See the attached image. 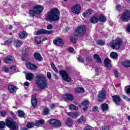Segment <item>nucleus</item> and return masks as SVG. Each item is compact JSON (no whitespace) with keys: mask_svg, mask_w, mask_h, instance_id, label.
I'll return each mask as SVG.
<instances>
[{"mask_svg":"<svg viewBox=\"0 0 130 130\" xmlns=\"http://www.w3.org/2000/svg\"><path fill=\"white\" fill-rule=\"evenodd\" d=\"M36 83L38 87L41 89H45L47 88L48 81L45 78V76L42 74H38L36 77Z\"/></svg>","mask_w":130,"mask_h":130,"instance_id":"1","label":"nucleus"},{"mask_svg":"<svg viewBox=\"0 0 130 130\" xmlns=\"http://www.w3.org/2000/svg\"><path fill=\"white\" fill-rule=\"evenodd\" d=\"M6 124L8 127L12 130H18L19 125L18 123L12 119H7L6 122L0 121V128H4L6 126Z\"/></svg>","mask_w":130,"mask_h":130,"instance_id":"2","label":"nucleus"},{"mask_svg":"<svg viewBox=\"0 0 130 130\" xmlns=\"http://www.w3.org/2000/svg\"><path fill=\"white\" fill-rule=\"evenodd\" d=\"M59 10L57 8H53L48 13L47 16V21L49 22H53L59 20Z\"/></svg>","mask_w":130,"mask_h":130,"instance_id":"3","label":"nucleus"},{"mask_svg":"<svg viewBox=\"0 0 130 130\" xmlns=\"http://www.w3.org/2000/svg\"><path fill=\"white\" fill-rule=\"evenodd\" d=\"M43 10H44V7L43 6L40 5H36L34 7L32 10L29 11V14L31 17H34L35 15H40V14H41Z\"/></svg>","mask_w":130,"mask_h":130,"instance_id":"4","label":"nucleus"},{"mask_svg":"<svg viewBox=\"0 0 130 130\" xmlns=\"http://www.w3.org/2000/svg\"><path fill=\"white\" fill-rule=\"evenodd\" d=\"M122 44V40L121 39H116L115 41L112 40L110 43V46L113 49H119L120 47V45Z\"/></svg>","mask_w":130,"mask_h":130,"instance_id":"5","label":"nucleus"},{"mask_svg":"<svg viewBox=\"0 0 130 130\" xmlns=\"http://www.w3.org/2000/svg\"><path fill=\"white\" fill-rule=\"evenodd\" d=\"M59 75L61 76L62 80L63 81H66V82H68V83H70L72 82V78L68 74L67 72L64 70H60L59 72Z\"/></svg>","mask_w":130,"mask_h":130,"instance_id":"6","label":"nucleus"},{"mask_svg":"<svg viewBox=\"0 0 130 130\" xmlns=\"http://www.w3.org/2000/svg\"><path fill=\"white\" fill-rule=\"evenodd\" d=\"M86 30L87 28L85 25H81L75 31V35L76 36H81V35H84L86 33Z\"/></svg>","mask_w":130,"mask_h":130,"instance_id":"7","label":"nucleus"},{"mask_svg":"<svg viewBox=\"0 0 130 130\" xmlns=\"http://www.w3.org/2000/svg\"><path fill=\"white\" fill-rule=\"evenodd\" d=\"M121 20L124 22H127L130 20V11H126L121 16Z\"/></svg>","mask_w":130,"mask_h":130,"instance_id":"8","label":"nucleus"},{"mask_svg":"<svg viewBox=\"0 0 130 130\" xmlns=\"http://www.w3.org/2000/svg\"><path fill=\"white\" fill-rule=\"evenodd\" d=\"M49 123L52 126H60L61 123L58 120L55 119H52L48 120Z\"/></svg>","mask_w":130,"mask_h":130,"instance_id":"9","label":"nucleus"},{"mask_svg":"<svg viewBox=\"0 0 130 130\" xmlns=\"http://www.w3.org/2000/svg\"><path fill=\"white\" fill-rule=\"evenodd\" d=\"M71 12L75 15H79L81 12V6L79 5H76L71 8Z\"/></svg>","mask_w":130,"mask_h":130,"instance_id":"10","label":"nucleus"},{"mask_svg":"<svg viewBox=\"0 0 130 130\" xmlns=\"http://www.w3.org/2000/svg\"><path fill=\"white\" fill-rule=\"evenodd\" d=\"M53 43L56 46H62L63 45V41L61 38H58L53 40Z\"/></svg>","mask_w":130,"mask_h":130,"instance_id":"11","label":"nucleus"},{"mask_svg":"<svg viewBox=\"0 0 130 130\" xmlns=\"http://www.w3.org/2000/svg\"><path fill=\"white\" fill-rule=\"evenodd\" d=\"M52 34V31L51 30L40 29V30H39L38 32L36 33V35H42L44 34L49 35Z\"/></svg>","mask_w":130,"mask_h":130,"instance_id":"12","label":"nucleus"},{"mask_svg":"<svg viewBox=\"0 0 130 130\" xmlns=\"http://www.w3.org/2000/svg\"><path fill=\"white\" fill-rule=\"evenodd\" d=\"M26 67L29 70H31V71H35V70H37L38 67L35 65L31 63L30 62H27L26 64Z\"/></svg>","mask_w":130,"mask_h":130,"instance_id":"13","label":"nucleus"},{"mask_svg":"<svg viewBox=\"0 0 130 130\" xmlns=\"http://www.w3.org/2000/svg\"><path fill=\"white\" fill-rule=\"evenodd\" d=\"M106 96V93H105V91L102 90L99 94V98H98L99 101L100 102H102V101H103V99H105Z\"/></svg>","mask_w":130,"mask_h":130,"instance_id":"14","label":"nucleus"},{"mask_svg":"<svg viewBox=\"0 0 130 130\" xmlns=\"http://www.w3.org/2000/svg\"><path fill=\"white\" fill-rule=\"evenodd\" d=\"M98 22H99V16L97 14L93 15L90 18V23L92 24H96V23H98Z\"/></svg>","mask_w":130,"mask_h":130,"instance_id":"15","label":"nucleus"},{"mask_svg":"<svg viewBox=\"0 0 130 130\" xmlns=\"http://www.w3.org/2000/svg\"><path fill=\"white\" fill-rule=\"evenodd\" d=\"M62 99L64 100H69V101H73V100H74V95L71 94L67 93L62 96Z\"/></svg>","mask_w":130,"mask_h":130,"instance_id":"16","label":"nucleus"},{"mask_svg":"<svg viewBox=\"0 0 130 130\" xmlns=\"http://www.w3.org/2000/svg\"><path fill=\"white\" fill-rule=\"evenodd\" d=\"M104 63L105 66L107 68V69H110L111 68V61L109 58H107L104 60Z\"/></svg>","mask_w":130,"mask_h":130,"instance_id":"17","label":"nucleus"},{"mask_svg":"<svg viewBox=\"0 0 130 130\" xmlns=\"http://www.w3.org/2000/svg\"><path fill=\"white\" fill-rule=\"evenodd\" d=\"M8 90L10 93H16L17 91V87L14 85H10L8 87Z\"/></svg>","mask_w":130,"mask_h":130,"instance_id":"18","label":"nucleus"},{"mask_svg":"<svg viewBox=\"0 0 130 130\" xmlns=\"http://www.w3.org/2000/svg\"><path fill=\"white\" fill-rule=\"evenodd\" d=\"M26 79L28 81H32L34 79V75L33 73H27L26 74Z\"/></svg>","mask_w":130,"mask_h":130,"instance_id":"19","label":"nucleus"},{"mask_svg":"<svg viewBox=\"0 0 130 130\" xmlns=\"http://www.w3.org/2000/svg\"><path fill=\"white\" fill-rule=\"evenodd\" d=\"M31 104L34 107H36L37 106V100H36V96H32L31 98Z\"/></svg>","mask_w":130,"mask_h":130,"instance_id":"20","label":"nucleus"},{"mask_svg":"<svg viewBox=\"0 0 130 130\" xmlns=\"http://www.w3.org/2000/svg\"><path fill=\"white\" fill-rule=\"evenodd\" d=\"M43 124H44V120L43 119L38 120L35 122L36 126H38V127L41 126V125H43Z\"/></svg>","mask_w":130,"mask_h":130,"instance_id":"21","label":"nucleus"},{"mask_svg":"<svg viewBox=\"0 0 130 130\" xmlns=\"http://www.w3.org/2000/svg\"><path fill=\"white\" fill-rule=\"evenodd\" d=\"M27 32L25 31H21L19 34V37L21 38V39H25L27 38Z\"/></svg>","mask_w":130,"mask_h":130,"instance_id":"22","label":"nucleus"},{"mask_svg":"<svg viewBox=\"0 0 130 130\" xmlns=\"http://www.w3.org/2000/svg\"><path fill=\"white\" fill-rule=\"evenodd\" d=\"M34 57L35 59H37V60H39V61H41V60H42V57L39 53H35Z\"/></svg>","mask_w":130,"mask_h":130,"instance_id":"23","label":"nucleus"},{"mask_svg":"<svg viewBox=\"0 0 130 130\" xmlns=\"http://www.w3.org/2000/svg\"><path fill=\"white\" fill-rule=\"evenodd\" d=\"M67 114L69 116H71V117H78V116H80V114L77 112H68Z\"/></svg>","mask_w":130,"mask_h":130,"instance_id":"24","label":"nucleus"},{"mask_svg":"<svg viewBox=\"0 0 130 130\" xmlns=\"http://www.w3.org/2000/svg\"><path fill=\"white\" fill-rule=\"evenodd\" d=\"M23 44V42L20 40H16L14 41V45L16 47H20Z\"/></svg>","mask_w":130,"mask_h":130,"instance_id":"25","label":"nucleus"},{"mask_svg":"<svg viewBox=\"0 0 130 130\" xmlns=\"http://www.w3.org/2000/svg\"><path fill=\"white\" fill-rule=\"evenodd\" d=\"M112 98H113V101H114L116 103V104H118V102L120 101V98L118 95L112 96Z\"/></svg>","mask_w":130,"mask_h":130,"instance_id":"26","label":"nucleus"},{"mask_svg":"<svg viewBox=\"0 0 130 130\" xmlns=\"http://www.w3.org/2000/svg\"><path fill=\"white\" fill-rule=\"evenodd\" d=\"M101 107L103 111H106L109 109L108 105L106 103L102 104Z\"/></svg>","mask_w":130,"mask_h":130,"instance_id":"27","label":"nucleus"},{"mask_svg":"<svg viewBox=\"0 0 130 130\" xmlns=\"http://www.w3.org/2000/svg\"><path fill=\"white\" fill-rule=\"evenodd\" d=\"M12 60L13 57L11 56H8L6 58H5L4 61L5 62H6V63H10V62H11V61H12Z\"/></svg>","mask_w":130,"mask_h":130,"instance_id":"28","label":"nucleus"},{"mask_svg":"<svg viewBox=\"0 0 130 130\" xmlns=\"http://www.w3.org/2000/svg\"><path fill=\"white\" fill-rule=\"evenodd\" d=\"M110 57L111 58H113V59H115L118 57V54L117 53L114 52H112L110 53Z\"/></svg>","mask_w":130,"mask_h":130,"instance_id":"29","label":"nucleus"},{"mask_svg":"<svg viewBox=\"0 0 130 130\" xmlns=\"http://www.w3.org/2000/svg\"><path fill=\"white\" fill-rule=\"evenodd\" d=\"M93 58L97 61V62H101L102 60H101V58L98 54H94L93 56Z\"/></svg>","mask_w":130,"mask_h":130,"instance_id":"30","label":"nucleus"},{"mask_svg":"<svg viewBox=\"0 0 130 130\" xmlns=\"http://www.w3.org/2000/svg\"><path fill=\"white\" fill-rule=\"evenodd\" d=\"M75 90L77 93H84L85 92V90L82 87H77Z\"/></svg>","mask_w":130,"mask_h":130,"instance_id":"31","label":"nucleus"},{"mask_svg":"<svg viewBox=\"0 0 130 130\" xmlns=\"http://www.w3.org/2000/svg\"><path fill=\"white\" fill-rule=\"evenodd\" d=\"M35 126V123L33 122H29L26 124V127L27 128H32V127Z\"/></svg>","mask_w":130,"mask_h":130,"instance_id":"32","label":"nucleus"},{"mask_svg":"<svg viewBox=\"0 0 130 130\" xmlns=\"http://www.w3.org/2000/svg\"><path fill=\"white\" fill-rule=\"evenodd\" d=\"M122 64L124 67L126 68H129L130 67V61L129 60H125L122 62Z\"/></svg>","mask_w":130,"mask_h":130,"instance_id":"33","label":"nucleus"},{"mask_svg":"<svg viewBox=\"0 0 130 130\" xmlns=\"http://www.w3.org/2000/svg\"><path fill=\"white\" fill-rule=\"evenodd\" d=\"M86 121V118L84 116H81L80 118L77 120V122L78 123H82V122H85Z\"/></svg>","mask_w":130,"mask_h":130,"instance_id":"34","label":"nucleus"},{"mask_svg":"<svg viewBox=\"0 0 130 130\" xmlns=\"http://www.w3.org/2000/svg\"><path fill=\"white\" fill-rule=\"evenodd\" d=\"M66 124H67L68 126H72V125L73 124V120H72V118H68L67 119Z\"/></svg>","mask_w":130,"mask_h":130,"instance_id":"35","label":"nucleus"},{"mask_svg":"<svg viewBox=\"0 0 130 130\" xmlns=\"http://www.w3.org/2000/svg\"><path fill=\"white\" fill-rule=\"evenodd\" d=\"M99 20L100 22H105L106 21V17L103 14H101L100 15Z\"/></svg>","mask_w":130,"mask_h":130,"instance_id":"36","label":"nucleus"},{"mask_svg":"<svg viewBox=\"0 0 130 130\" xmlns=\"http://www.w3.org/2000/svg\"><path fill=\"white\" fill-rule=\"evenodd\" d=\"M50 64L53 71H54L55 73H58V70H57V69H56V67H55V66H54V64L52 62H51Z\"/></svg>","mask_w":130,"mask_h":130,"instance_id":"37","label":"nucleus"},{"mask_svg":"<svg viewBox=\"0 0 130 130\" xmlns=\"http://www.w3.org/2000/svg\"><path fill=\"white\" fill-rule=\"evenodd\" d=\"M18 113L19 117H23V116H25V113H24V111H23L18 110Z\"/></svg>","mask_w":130,"mask_h":130,"instance_id":"38","label":"nucleus"},{"mask_svg":"<svg viewBox=\"0 0 130 130\" xmlns=\"http://www.w3.org/2000/svg\"><path fill=\"white\" fill-rule=\"evenodd\" d=\"M43 113L44 114V115H48V113H49V109H48V108L44 109Z\"/></svg>","mask_w":130,"mask_h":130,"instance_id":"39","label":"nucleus"},{"mask_svg":"<svg viewBox=\"0 0 130 130\" xmlns=\"http://www.w3.org/2000/svg\"><path fill=\"white\" fill-rule=\"evenodd\" d=\"M69 109H75V110H78V107L76 106L74 104H72L69 106Z\"/></svg>","mask_w":130,"mask_h":130,"instance_id":"40","label":"nucleus"},{"mask_svg":"<svg viewBox=\"0 0 130 130\" xmlns=\"http://www.w3.org/2000/svg\"><path fill=\"white\" fill-rule=\"evenodd\" d=\"M35 40H36V42H37L38 44H41L42 42H41V39H40V38L36 37Z\"/></svg>","mask_w":130,"mask_h":130,"instance_id":"41","label":"nucleus"},{"mask_svg":"<svg viewBox=\"0 0 130 130\" xmlns=\"http://www.w3.org/2000/svg\"><path fill=\"white\" fill-rule=\"evenodd\" d=\"M1 115L2 116V117H5L6 115H7V113L6 112V111L2 110L0 112Z\"/></svg>","mask_w":130,"mask_h":130,"instance_id":"42","label":"nucleus"},{"mask_svg":"<svg viewBox=\"0 0 130 130\" xmlns=\"http://www.w3.org/2000/svg\"><path fill=\"white\" fill-rule=\"evenodd\" d=\"M96 43L98 45H104V44H105L104 42H103L102 40H98Z\"/></svg>","mask_w":130,"mask_h":130,"instance_id":"43","label":"nucleus"},{"mask_svg":"<svg viewBox=\"0 0 130 130\" xmlns=\"http://www.w3.org/2000/svg\"><path fill=\"white\" fill-rule=\"evenodd\" d=\"M77 37H75L74 38H71L70 39L71 42H72L73 43H75L76 41H77Z\"/></svg>","mask_w":130,"mask_h":130,"instance_id":"44","label":"nucleus"},{"mask_svg":"<svg viewBox=\"0 0 130 130\" xmlns=\"http://www.w3.org/2000/svg\"><path fill=\"white\" fill-rule=\"evenodd\" d=\"M86 14L87 16H88V15H92V14H93V10L91 9H88L86 10Z\"/></svg>","mask_w":130,"mask_h":130,"instance_id":"45","label":"nucleus"},{"mask_svg":"<svg viewBox=\"0 0 130 130\" xmlns=\"http://www.w3.org/2000/svg\"><path fill=\"white\" fill-rule=\"evenodd\" d=\"M84 130H94V129L93 128V127H92L90 125H88V126H86L84 128Z\"/></svg>","mask_w":130,"mask_h":130,"instance_id":"46","label":"nucleus"},{"mask_svg":"<svg viewBox=\"0 0 130 130\" xmlns=\"http://www.w3.org/2000/svg\"><path fill=\"white\" fill-rule=\"evenodd\" d=\"M123 99L125 100V101H127L129 102L130 99L128 98V97L126 96L125 95H123Z\"/></svg>","mask_w":130,"mask_h":130,"instance_id":"47","label":"nucleus"},{"mask_svg":"<svg viewBox=\"0 0 130 130\" xmlns=\"http://www.w3.org/2000/svg\"><path fill=\"white\" fill-rule=\"evenodd\" d=\"M89 104V101H84L82 103V105L83 106H86V105H88Z\"/></svg>","mask_w":130,"mask_h":130,"instance_id":"48","label":"nucleus"},{"mask_svg":"<svg viewBox=\"0 0 130 130\" xmlns=\"http://www.w3.org/2000/svg\"><path fill=\"white\" fill-rule=\"evenodd\" d=\"M114 75L116 78H118V72H117V70H114Z\"/></svg>","mask_w":130,"mask_h":130,"instance_id":"49","label":"nucleus"},{"mask_svg":"<svg viewBox=\"0 0 130 130\" xmlns=\"http://www.w3.org/2000/svg\"><path fill=\"white\" fill-rule=\"evenodd\" d=\"M100 128L101 130H109V127H108V126H106L104 127H100Z\"/></svg>","mask_w":130,"mask_h":130,"instance_id":"50","label":"nucleus"},{"mask_svg":"<svg viewBox=\"0 0 130 130\" xmlns=\"http://www.w3.org/2000/svg\"><path fill=\"white\" fill-rule=\"evenodd\" d=\"M47 77L49 79V80H50V79H51V74L50 73V72L47 73Z\"/></svg>","mask_w":130,"mask_h":130,"instance_id":"51","label":"nucleus"},{"mask_svg":"<svg viewBox=\"0 0 130 130\" xmlns=\"http://www.w3.org/2000/svg\"><path fill=\"white\" fill-rule=\"evenodd\" d=\"M47 29H48V30H51V29H52V25L51 24L48 25L47 26Z\"/></svg>","mask_w":130,"mask_h":130,"instance_id":"52","label":"nucleus"},{"mask_svg":"<svg viewBox=\"0 0 130 130\" xmlns=\"http://www.w3.org/2000/svg\"><path fill=\"white\" fill-rule=\"evenodd\" d=\"M3 71H4V72H6V73H8V72H9V69L6 67H4L3 68Z\"/></svg>","mask_w":130,"mask_h":130,"instance_id":"53","label":"nucleus"},{"mask_svg":"<svg viewBox=\"0 0 130 130\" xmlns=\"http://www.w3.org/2000/svg\"><path fill=\"white\" fill-rule=\"evenodd\" d=\"M116 9L117 11H120V10L121 9V7L120 6V5H117L116 7Z\"/></svg>","mask_w":130,"mask_h":130,"instance_id":"54","label":"nucleus"},{"mask_svg":"<svg viewBox=\"0 0 130 130\" xmlns=\"http://www.w3.org/2000/svg\"><path fill=\"white\" fill-rule=\"evenodd\" d=\"M86 61H88L89 62H91V61H92V58H91L89 57H86Z\"/></svg>","mask_w":130,"mask_h":130,"instance_id":"55","label":"nucleus"},{"mask_svg":"<svg viewBox=\"0 0 130 130\" xmlns=\"http://www.w3.org/2000/svg\"><path fill=\"white\" fill-rule=\"evenodd\" d=\"M50 108H52V109L55 108V107H56V105H55V104H52L51 105H50Z\"/></svg>","mask_w":130,"mask_h":130,"instance_id":"56","label":"nucleus"},{"mask_svg":"<svg viewBox=\"0 0 130 130\" xmlns=\"http://www.w3.org/2000/svg\"><path fill=\"white\" fill-rule=\"evenodd\" d=\"M78 61L79 62H84V59L81 58L80 57L78 58Z\"/></svg>","mask_w":130,"mask_h":130,"instance_id":"57","label":"nucleus"},{"mask_svg":"<svg viewBox=\"0 0 130 130\" xmlns=\"http://www.w3.org/2000/svg\"><path fill=\"white\" fill-rule=\"evenodd\" d=\"M92 110L93 111H97V110H98V107H97V106L93 107Z\"/></svg>","mask_w":130,"mask_h":130,"instance_id":"58","label":"nucleus"},{"mask_svg":"<svg viewBox=\"0 0 130 130\" xmlns=\"http://www.w3.org/2000/svg\"><path fill=\"white\" fill-rule=\"evenodd\" d=\"M83 111H87V110H88V109H89V108L87 106H85L84 108H83Z\"/></svg>","mask_w":130,"mask_h":130,"instance_id":"59","label":"nucleus"},{"mask_svg":"<svg viewBox=\"0 0 130 130\" xmlns=\"http://www.w3.org/2000/svg\"><path fill=\"white\" fill-rule=\"evenodd\" d=\"M12 41H13V40L12 39H10L9 40H7L6 41V44H10V43H12Z\"/></svg>","mask_w":130,"mask_h":130,"instance_id":"60","label":"nucleus"},{"mask_svg":"<svg viewBox=\"0 0 130 130\" xmlns=\"http://www.w3.org/2000/svg\"><path fill=\"white\" fill-rule=\"evenodd\" d=\"M74 49L73 48H70L69 49L68 51L69 52H73V51H74Z\"/></svg>","mask_w":130,"mask_h":130,"instance_id":"61","label":"nucleus"},{"mask_svg":"<svg viewBox=\"0 0 130 130\" xmlns=\"http://www.w3.org/2000/svg\"><path fill=\"white\" fill-rule=\"evenodd\" d=\"M126 30L128 32H130V24L128 25L126 27Z\"/></svg>","mask_w":130,"mask_h":130,"instance_id":"62","label":"nucleus"},{"mask_svg":"<svg viewBox=\"0 0 130 130\" xmlns=\"http://www.w3.org/2000/svg\"><path fill=\"white\" fill-rule=\"evenodd\" d=\"M24 86H29V85H30V83L28 82H26L24 83Z\"/></svg>","mask_w":130,"mask_h":130,"instance_id":"63","label":"nucleus"},{"mask_svg":"<svg viewBox=\"0 0 130 130\" xmlns=\"http://www.w3.org/2000/svg\"><path fill=\"white\" fill-rule=\"evenodd\" d=\"M21 130H28V128L23 127H21Z\"/></svg>","mask_w":130,"mask_h":130,"instance_id":"64","label":"nucleus"}]
</instances>
